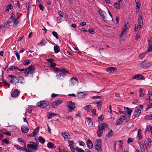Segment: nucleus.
Segmentation results:
<instances>
[{
	"label": "nucleus",
	"mask_w": 152,
	"mask_h": 152,
	"mask_svg": "<svg viewBox=\"0 0 152 152\" xmlns=\"http://www.w3.org/2000/svg\"><path fill=\"white\" fill-rule=\"evenodd\" d=\"M124 109L125 113H127L125 115V121L127 122L130 120V115L132 110H129V109H130V108L125 107H124Z\"/></svg>",
	"instance_id": "3"
},
{
	"label": "nucleus",
	"mask_w": 152,
	"mask_h": 152,
	"mask_svg": "<svg viewBox=\"0 0 152 152\" xmlns=\"http://www.w3.org/2000/svg\"><path fill=\"white\" fill-rule=\"evenodd\" d=\"M62 102V100L60 99L52 103L51 105V107L52 108L55 107L60 104Z\"/></svg>",
	"instance_id": "13"
},
{
	"label": "nucleus",
	"mask_w": 152,
	"mask_h": 152,
	"mask_svg": "<svg viewBox=\"0 0 152 152\" xmlns=\"http://www.w3.org/2000/svg\"><path fill=\"white\" fill-rule=\"evenodd\" d=\"M66 119L67 120H69V121H72L73 120V118L72 116H71L68 115L66 117Z\"/></svg>",
	"instance_id": "47"
},
{
	"label": "nucleus",
	"mask_w": 152,
	"mask_h": 152,
	"mask_svg": "<svg viewBox=\"0 0 152 152\" xmlns=\"http://www.w3.org/2000/svg\"><path fill=\"white\" fill-rule=\"evenodd\" d=\"M7 78L10 79V82L11 83H13L15 81H16L17 80V77L13 76L12 75H9L7 77Z\"/></svg>",
	"instance_id": "12"
},
{
	"label": "nucleus",
	"mask_w": 152,
	"mask_h": 152,
	"mask_svg": "<svg viewBox=\"0 0 152 152\" xmlns=\"http://www.w3.org/2000/svg\"><path fill=\"white\" fill-rule=\"evenodd\" d=\"M138 135L139 139L140 140L142 139V136L141 129H138Z\"/></svg>",
	"instance_id": "25"
},
{
	"label": "nucleus",
	"mask_w": 152,
	"mask_h": 152,
	"mask_svg": "<svg viewBox=\"0 0 152 152\" xmlns=\"http://www.w3.org/2000/svg\"><path fill=\"white\" fill-rule=\"evenodd\" d=\"M129 28V23H125V26L123 28V30L121 32V36H122V35L125 34Z\"/></svg>",
	"instance_id": "10"
},
{
	"label": "nucleus",
	"mask_w": 152,
	"mask_h": 152,
	"mask_svg": "<svg viewBox=\"0 0 152 152\" xmlns=\"http://www.w3.org/2000/svg\"><path fill=\"white\" fill-rule=\"evenodd\" d=\"M148 42L149 46H152V38H151L150 40H149Z\"/></svg>",
	"instance_id": "63"
},
{
	"label": "nucleus",
	"mask_w": 152,
	"mask_h": 152,
	"mask_svg": "<svg viewBox=\"0 0 152 152\" xmlns=\"http://www.w3.org/2000/svg\"><path fill=\"white\" fill-rule=\"evenodd\" d=\"M140 33L139 32H138L137 34H136L135 37V39L136 40H137L138 38H140Z\"/></svg>",
	"instance_id": "51"
},
{
	"label": "nucleus",
	"mask_w": 152,
	"mask_h": 152,
	"mask_svg": "<svg viewBox=\"0 0 152 152\" xmlns=\"http://www.w3.org/2000/svg\"><path fill=\"white\" fill-rule=\"evenodd\" d=\"M91 113L93 115H96V110L95 109L92 110Z\"/></svg>",
	"instance_id": "59"
},
{
	"label": "nucleus",
	"mask_w": 152,
	"mask_h": 152,
	"mask_svg": "<svg viewBox=\"0 0 152 152\" xmlns=\"http://www.w3.org/2000/svg\"><path fill=\"white\" fill-rule=\"evenodd\" d=\"M102 101H99L98 102H96L95 104H96L97 105V107H100L102 104Z\"/></svg>",
	"instance_id": "46"
},
{
	"label": "nucleus",
	"mask_w": 152,
	"mask_h": 152,
	"mask_svg": "<svg viewBox=\"0 0 152 152\" xmlns=\"http://www.w3.org/2000/svg\"><path fill=\"white\" fill-rule=\"evenodd\" d=\"M57 114L54 113L52 112H48L47 114V116L48 119H50L54 116H56Z\"/></svg>",
	"instance_id": "21"
},
{
	"label": "nucleus",
	"mask_w": 152,
	"mask_h": 152,
	"mask_svg": "<svg viewBox=\"0 0 152 152\" xmlns=\"http://www.w3.org/2000/svg\"><path fill=\"white\" fill-rule=\"evenodd\" d=\"M54 145L52 142H49L47 144L48 147L49 148H53Z\"/></svg>",
	"instance_id": "35"
},
{
	"label": "nucleus",
	"mask_w": 152,
	"mask_h": 152,
	"mask_svg": "<svg viewBox=\"0 0 152 152\" xmlns=\"http://www.w3.org/2000/svg\"><path fill=\"white\" fill-rule=\"evenodd\" d=\"M125 119V115L121 116L116 121V125H118L121 124L124 122Z\"/></svg>",
	"instance_id": "15"
},
{
	"label": "nucleus",
	"mask_w": 152,
	"mask_h": 152,
	"mask_svg": "<svg viewBox=\"0 0 152 152\" xmlns=\"http://www.w3.org/2000/svg\"><path fill=\"white\" fill-rule=\"evenodd\" d=\"M84 109L87 110L89 111L91 108V105H87L84 107Z\"/></svg>",
	"instance_id": "37"
},
{
	"label": "nucleus",
	"mask_w": 152,
	"mask_h": 152,
	"mask_svg": "<svg viewBox=\"0 0 152 152\" xmlns=\"http://www.w3.org/2000/svg\"><path fill=\"white\" fill-rule=\"evenodd\" d=\"M3 82L6 85H9V87H10V84L7 82V81L3 79L2 80Z\"/></svg>",
	"instance_id": "58"
},
{
	"label": "nucleus",
	"mask_w": 152,
	"mask_h": 152,
	"mask_svg": "<svg viewBox=\"0 0 152 152\" xmlns=\"http://www.w3.org/2000/svg\"><path fill=\"white\" fill-rule=\"evenodd\" d=\"M87 145L89 149H91L93 147V143L90 139H88L87 141Z\"/></svg>",
	"instance_id": "17"
},
{
	"label": "nucleus",
	"mask_w": 152,
	"mask_h": 152,
	"mask_svg": "<svg viewBox=\"0 0 152 152\" xmlns=\"http://www.w3.org/2000/svg\"><path fill=\"white\" fill-rule=\"evenodd\" d=\"M101 142L100 140H97L95 142V145H101Z\"/></svg>",
	"instance_id": "53"
},
{
	"label": "nucleus",
	"mask_w": 152,
	"mask_h": 152,
	"mask_svg": "<svg viewBox=\"0 0 152 152\" xmlns=\"http://www.w3.org/2000/svg\"><path fill=\"white\" fill-rule=\"evenodd\" d=\"M55 52L57 53L60 51V48L58 46H54V48Z\"/></svg>",
	"instance_id": "32"
},
{
	"label": "nucleus",
	"mask_w": 152,
	"mask_h": 152,
	"mask_svg": "<svg viewBox=\"0 0 152 152\" xmlns=\"http://www.w3.org/2000/svg\"><path fill=\"white\" fill-rule=\"evenodd\" d=\"M143 20H138V24L140 28L142 27V25Z\"/></svg>",
	"instance_id": "38"
},
{
	"label": "nucleus",
	"mask_w": 152,
	"mask_h": 152,
	"mask_svg": "<svg viewBox=\"0 0 152 152\" xmlns=\"http://www.w3.org/2000/svg\"><path fill=\"white\" fill-rule=\"evenodd\" d=\"M39 127H37L33 132V133L35 135L39 132Z\"/></svg>",
	"instance_id": "40"
},
{
	"label": "nucleus",
	"mask_w": 152,
	"mask_h": 152,
	"mask_svg": "<svg viewBox=\"0 0 152 152\" xmlns=\"http://www.w3.org/2000/svg\"><path fill=\"white\" fill-rule=\"evenodd\" d=\"M113 131H112V130L111 129L110 130L109 132L108 133V134L107 135V137H111L113 135Z\"/></svg>",
	"instance_id": "44"
},
{
	"label": "nucleus",
	"mask_w": 152,
	"mask_h": 152,
	"mask_svg": "<svg viewBox=\"0 0 152 152\" xmlns=\"http://www.w3.org/2000/svg\"><path fill=\"white\" fill-rule=\"evenodd\" d=\"M20 93L18 89H15L12 93L11 96L13 97H15L18 96Z\"/></svg>",
	"instance_id": "16"
},
{
	"label": "nucleus",
	"mask_w": 152,
	"mask_h": 152,
	"mask_svg": "<svg viewBox=\"0 0 152 152\" xmlns=\"http://www.w3.org/2000/svg\"><path fill=\"white\" fill-rule=\"evenodd\" d=\"M19 141L20 142H23L24 144V145H26V143L25 141L23 140L22 138H19L18 139Z\"/></svg>",
	"instance_id": "49"
},
{
	"label": "nucleus",
	"mask_w": 152,
	"mask_h": 152,
	"mask_svg": "<svg viewBox=\"0 0 152 152\" xmlns=\"http://www.w3.org/2000/svg\"><path fill=\"white\" fill-rule=\"evenodd\" d=\"M35 72L34 66L33 65H31L26 69L25 72V75L26 77H29L32 75Z\"/></svg>",
	"instance_id": "2"
},
{
	"label": "nucleus",
	"mask_w": 152,
	"mask_h": 152,
	"mask_svg": "<svg viewBox=\"0 0 152 152\" xmlns=\"http://www.w3.org/2000/svg\"><path fill=\"white\" fill-rule=\"evenodd\" d=\"M87 122L88 123V125L90 127L93 125V122L90 118L88 117L87 118Z\"/></svg>",
	"instance_id": "22"
},
{
	"label": "nucleus",
	"mask_w": 152,
	"mask_h": 152,
	"mask_svg": "<svg viewBox=\"0 0 152 152\" xmlns=\"http://www.w3.org/2000/svg\"><path fill=\"white\" fill-rule=\"evenodd\" d=\"M14 146L15 148L18 150H23V147H21L18 145H14Z\"/></svg>",
	"instance_id": "31"
},
{
	"label": "nucleus",
	"mask_w": 152,
	"mask_h": 152,
	"mask_svg": "<svg viewBox=\"0 0 152 152\" xmlns=\"http://www.w3.org/2000/svg\"><path fill=\"white\" fill-rule=\"evenodd\" d=\"M148 97L150 99L151 101H152V92H149L148 94Z\"/></svg>",
	"instance_id": "42"
},
{
	"label": "nucleus",
	"mask_w": 152,
	"mask_h": 152,
	"mask_svg": "<svg viewBox=\"0 0 152 152\" xmlns=\"http://www.w3.org/2000/svg\"><path fill=\"white\" fill-rule=\"evenodd\" d=\"M13 6L12 5L9 4L6 7L5 11L8 12L10 10L13 9Z\"/></svg>",
	"instance_id": "26"
},
{
	"label": "nucleus",
	"mask_w": 152,
	"mask_h": 152,
	"mask_svg": "<svg viewBox=\"0 0 152 152\" xmlns=\"http://www.w3.org/2000/svg\"><path fill=\"white\" fill-rule=\"evenodd\" d=\"M54 71L58 72H60L56 75V77L58 79H59L60 78L61 76L64 78L66 73H69V71L67 69L65 68L59 69L57 68H56L54 69Z\"/></svg>",
	"instance_id": "1"
},
{
	"label": "nucleus",
	"mask_w": 152,
	"mask_h": 152,
	"mask_svg": "<svg viewBox=\"0 0 152 152\" xmlns=\"http://www.w3.org/2000/svg\"><path fill=\"white\" fill-rule=\"evenodd\" d=\"M53 35L55 37L56 39H58V34L55 31H53L52 32Z\"/></svg>",
	"instance_id": "48"
},
{
	"label": "nucleus",
	"mask_w": 152,
	"mask_h": 152,
	"mask_svg": "<svg viewBox=\"0 0 152 152\" xmlns=\"http://www.w3.org/2000/svg\"><path fill=\"white\" fill-rule=\"evenodd\" d=\"M49 103L47 101L38 102L37 103V106L40 107L44 108L49 105Z\"/></svg>",
	"instance_id": "6"
},
{
	"label": "nucleus",
	"mask_w": 152,
	"mask_h": 152,
	"mask_svg": "<svg viewBox=\"0 0 152 152\" xmlns=\"http://www.w3.org/2000/svg\"><path fill=\"white\" fill-rule=\"evenodd\" d=\"M95 147L96 149L99 151H102L101 145H95Z\"/></svg>",
	"instance_id": "34"
},
{
	"label": "nucleus",
	"mask_w": 152,
	"mask_h": 152,
	"mask_svg": "<svg viewBox=\"0 0 152 152\" xmlns=\"http://www.w3.org/2000/svg\"><path fill=\"white\" fill-rule=\"evenodd\" d=\"M47 43V42L46 41L45 39H43L40 42V44L42 46L45 45Z\"/></svg>",
	"instance_id": "39"
},
{
	"label": "nucleus",
	"mask_w": 152,
	"mask_h": 152,
	"mask_svg": "<svg viewBox=\"0 0 152 152\" xmlns=\"http://www.w3.org/2000/svg\"><path fill=\"white\" fill-rule=\"evenodd\" d=\"M104 130V129L102 126H98V130L97 132V134L98 136L100 137L102 136Z\"/></svg>",
	"instance_id": "11"
},
{
	"label": "nucleus",
	"mask_w": 152,
	"mask_h": 152,
	"mask_svg": "<svg viewBox=\"0 0 152 152\" xmlns=\"http://www.w3.org/2000/svg\"><path fill=\"white\" fill-rule=\"evenodd\" d=\"M152 46H149V48L147 49L146 53H147L148 55H151L152 54Z\"/></svg>",
	"instance_id": "24"
},
{
	"label": "nucleus",
	"mask_w": 152,
	"mask_h": 152,
	"mask_svg": "<svg viewBox=\"0 0 152 152\" xmlns=\"http://www.w3.org/2000/svg\"><path fill=\"white\" fill-rule=\"evenodd\" d=\"M23 151H25L26 152H31V151L30 150L27 148L26 147V145H25L23 147Z\"/></svg>",
	"instance_id": "52"
},
{
	"label": "nucleus",
	"mask_w": 152,
	"mask_h": 152,
	"mask_svg": "<svg viewBox=\"0 0 152 152\" xmlns=\"http://www.w3.org/2000/svg\"><path fill=\"white\" fill-rule=\"evenodd\" d=\"M114 6L117 9H119L120 6L118 4L116 3L114 5Z\"/></svg>",
	"instance_id": "62"
},
{
	"label": "nucleus",
	"mask_w": 152,
	"mask_h": 152,
	"mask_svg": "<svg viewBox=\"0 0 152 152\" xmlns=\"http://www.w3.org/2000/svg\"><path fill=\"white\" fill-rule=\"evenodd\" d=\"M140 96H144L143 94V90L141 89L140 90Z\"/></svg>",
	"instance_id": "55"
},
{
	"label": "nucleus",
	"mask_w": 152,
	"mask_h": 152,
	"mask_svg": "<svg viewBox=\"0 0 152 152\" xmlns=\"http://www.w3.org/2000/svg\"><path fill=\"white\" fill-rule=\"evenodd\" d=\"M66 106L69 110V111H72L75 108V104L71 101H69L67 104Z\"/></svg>",
	"instance_id": "9"
},
{
	"label": "nucleus",
	"mask_w": 152,
	"mask_h": 152,
	"mask_svg": "<svg viewBox=\"0 0 152 152\" xmlns=\"http://www.w3.org/2000/svg\"><path fill=\"white\" fill-rule=\"evenodd\" d=\"M146 118L148 119L152 120V114H150L146 116Z\"/></svg>",
	"instance_id": "61"
},
{
	"label": "nucleus",
	"mask_w": 152,
	"mask_h": 152,
	"mask_svg": "<svg viewBox=\"0 0 152 152\" xmlns=\"http://www.w3.org/2000/svg\"><path fill=\"white\" fill-rule=\"evenodd\" d=\"M21 128L22 131L24 133H27L29 130V129L28 128L24 126H22Z\"/></svg>",
	"instance_id": "27"
},
{
	"label": "nucleus",
	"mask_w": 152,
	"mask_h": 152,
	"mask_svg": "<svg viewBox=\"0 0 152 152\" xmlns=\"http://www.w3.org/2000/svg\"><path fill=\"white\" fill-rule=\"evenodd\" d=\"M38 144L37 143H35L33 142H31L30 144H28L27 145V147L30 149L34 151L37 149Z\"/></svg>",
	"instance_id": "5"
},
{
	"label": "nucleus",
	"mask_w": 152,
	"mask_h": 152,
	"mask_svg": "<svg viewBox=\"0 0 152 152\" xmlns=\"http://www.w3.org/2000/svg\"><path fill=\"white\" fill-rule=\"evenodd\" d=\"M19 21L18 18H16L15 19H14V26L15 27H16L18 24L19 23Z\"/></svg>",
	"instance_id": "30"
},
{
	"label": "nucleus",
	"mask_w": 152,
	"mask_h": 152,
	"mask_svg": "<svg viewBox=\"0 0 152 152\" xmlns=\"http://www.w3.org/2000/svg\"><path fill=\"white\" fill-rule=\"evenodd\" d=\"M143 106L141 105L137 106L135 108V111L134 113V116L135 117H137L139 116L141 113V110H142Z\"/></svg>",
	"instance_id": "4"
},
{
	"label": "nucleus",
	"mask_w": 152,
	"mask_h": 152,
	"mask_svg": "<svg viewBox=\"0 0 152 152\" xmlns=\"http://www.w3.org/2000/svg\"><path fill=\"white\" fill-rule=\"evenodd\" d=\"M56 64H55V63L54 62H51L50 63V65L51 66V67H55L56 66Z\"/></svg>",
	"instance_id": "64"
},
{
	"label": "nucleus",
	"mask_w": 152,
	"mask_h": 152,
	"mask_svg": "<svg viewBox=\"0 0 152 152\" xmlns=\"http://www.w3.org/2000/svg\"><path fill=\"white\" fill-rule=\"evenodd\" d=\"M132 78L133 79H137V80H144L145 79L143 76L140 74L134 75L132 77Z\"/></svg>",
	"instance_id": "14"
},
{
	"label": "nucleus",
	"mask_w": 152,
	"mask_h": 152,
	"mask_svg": "<svg viewBox=\"0 0 152 152\" xmlns=\"http://www.w3.org/2000/svg\"><path fill=\"white\" fill-rule=\"evenodd\" d=\"M99 126H102L103 127V128L104 129H105V128H104L105 127H107H107H108V124L106 123H104L102 125H99Z\"/></svg>",
	"instance_id": "54"
},
{
	"label": "nucleus",
	"mask_w": 152,
	"mask_h": 152,
	"mask_svg": "<svg viewBox=\"0 0 152 152\" xmlns=\"http://www.w3.org/2000/svg\"><path fill=\"white\" fill-rule=\"evenodd\" d=\"M64 138L65 139H68L69 137L70 136L69 133L66 132H64L61 133Z\"/></svg>",
	"instance_id": "23"
},
{
	"label": "nucleus",
	"mask_w": 152,
	"mask_h": 152,
	"mask_svg": "<svg viewBox=\"0 0 152 152\" xmlns=\"http://www.w3.org/2000/svg\"><path fill=\"white\" fill-rule=\"evenodd\" d=\"M31 62V61L28 59H27L23 61V64L25 65H28L30 64Z\"/></svg>",
	"instance_id": "28"
},
{
	"label": "nucleus",
	"mask_w": 152,
	"mask_h": 152,
	"mask_svg": "<svg viewBox=\"0 0 152 152\" xmlns=\"http://www.w3.org/2000/svg\"><path fill=\"white\" fill-rule=\"evenodd\" d=\"M146 53V52H145L140 54L139 55V58L140 59H142L145 56Z\"/></svg>",
	"instance_id": "36"
},
{
	"label": "nucleus",
	"mask_w": 152,
	"mask_h": 152,
	"mask_svg": "<svg viewBox=\"0 0 152 152\" xmlns=\"http://www.w3.org/2000/svg\"><path fill=\"white\" fill-rule=\"evenodd\" d=\"M89 32L91 34H93L94 33V31L92 29L90 28L88 30Z\"/></svg>",
	"instance_id": "56"
},
{
	"label": "nucleus",
	"mask_w": 152,
	"mask_h": 152,
	"mask_svg": "<svg viewBox=\"0 0 152 152\" xmlns=\"http://www.w3.org/2000/svg\"><path fill=\"white\" fill-rule=\"evenodd\" d=\"M152 130V127L149 125H148L147 126L146 129V131H148L149 132H151V131Z\"/></svg>",
	"instance_id": "45"
},
{
	"label": "nucleus",
	"mask_w": 152,
	"mask_h": 152,
	"mask_svg": "<svg viewBox=\"0 0 152 152\" xmlns=\"http://www.w3.org/2000/svg\"><path fill=\"white\" fill-rule=\"evenodd\" d=\"M77 94H78L77 96L80 98H82L85 96V94L83 92L78 93Z\"/></svg>",
	"instance_id": "33"
},
{
	"label": "nucleus",
	"mask_w": 152,
	"mask_h": 152,
	"mask_svg": "<svg viewBox=\"0 0 152 152\" xmlns=\"http://www.w3.org/2000/svg\"><path fill=\"white\" fill-rule=\"evenodd\" d=\"M99 13L101 17L104 19L105 18V12H104L103 11L101 10H99Z\"/></svg>",
	"instance_id": "20"
},
{
	"label": "nucleus",
	"mask_w": 152,
	"mask_h": 152,
	"mask_svg": "<svg viewBox=\"0 0 152 152\" xmlns=\"http://www.w3.org/2000/svg\"><path fill=\"white\" fill-rule=\"evenodd\" d=\"M69 82V86H72L75 85H77L78 83V80L77 78L73 77L70 80Z\"/></svg>",
	"instance_id": "8"
},
{
	"label": "nucleus",
	"mask_w": 152,
	"mask_h": 152,
	"mask_svg": "<svg viewBox=\"0 0 152 152\" xmlns=\"http://www.w3.org/2000/svg\"><path fill=\"white\" fill-rule=\"evenodd\" d=\"M39 141L42 144L44 143L45 142V139L41 136H39L38 138Z\"/></svg>",
	"instance_id": "29"
},
{
	"label": "nucleus",
	"mask_w": 152,
	"mask_h": 152,
	"mask_svg": "<svg viewBox=\"0 0 152 152\" xmlns=\"http://www.w3.org/2000/svg\"><path fill=\"white\" fill-rule=\"evenodd\" d=\"M68 142L72 151V152H74L75 151V148L73 145L74 142L73 141L68 140Z\"/></svg>",
	"instance_id": "18"
},
{
	"label": "nucleus",
	"mask_w": 152,
	"mask_h": 152,
	"mask_svg": "<svg viewBox=\"0 0 152 152\" xmlns=\"http://www.w3.org/2000/svg\"><path fill=\"white\" fill-rule=\"evenodd\" d=\"M106 71L108 72L112 73L114 72H116V69L115 68L110 67L107 68L106 69Z\"/></svg>",
	"instance_id": "19"
},
{
	"label": "nucleus",
	"mask_w": 152,
	"mask_h": 152,
	"mask_svg": "<svg viewBox=\"0 0 152 152\" xmlns=\"http://www.w3.org/2000/svg\"><path fill=\"white\" fill-rule=\"evenodd\" d=\"M75 150L78 152H84V151L83 149L79 147L76 148Z\"/></svg>",
	"instance_id": "43"
},
{
	"label": "nucleus",
	"mask_w": 152,
	"mask_h": 152,
	"mask_svg": "<svg viewBox=\"0 0 152 152\" xmlns=\"http://www.w3.org/2000/svg\"><path fill=\"white\" fill-rule=\"evenodd\" d=\"M152 65L151 63L147 61H144L139 64V66L143 68L147 69L149 67Z\"/></svg>",
	"instance_id": "7"
},
{
	"label": "nucleus",
	"mask_w": 152,
	"mask_h": 152,
	"mask_svg": "<svg viewBox=\"0 0 152 152\" xmlns=\"http://www.w3.org/2000/svg\"><path fill=\"white\" fill-rule=\"evenodd\" d=\"M78 142L79 145H80L84 146L86 145L85 143L81 141H80Z\"/></svg>",
	"instance_id": "57"
},
{
	"label": "nucleus",
	"mask_w": 152,
	"mask_h": 152,
	"mask_svg": "<svg viewBox=\"0 0 152 152\" xmlns=\"http://www.w3.org/2000/svg\"><path fill=\"white\" fill-rule=\"evenodd\" d=\"M10 21H8L6 23H4V26L5 28H6L7 27L10 26Z\"/></svg>",
	"instance_id": "50"
},
{
	"label": "nucleus",
	"mask_w": 152,
	"mask_h": 152,
	"mask_svg": "<svg viewBox=\"0 0 152 152\" xmlns=\"http://www.w3.org/2000/svg\"><path fill=\"white\" fill-rule=\"evenodd\" d=\"M142 152H145V149L143 145L142 144H140L139 145Z\"/></svg>",
	"instance_id": "41"
},
{
	"label": "nucleus",
	"mask_w": 152,
	"mask_h": 152,
	"mask_svg": "<svg viewBox=\"0 0 152 152\" xmlns=\"http://www.w3.org/2000/svg\"><path fill=\"white\" fill-rule=\"evenodd\" d=\"M3 142H5L6 144H8L9 143V141L6 139H5L2 141V143Z\"/></svg>",
	"instance_id": "60"
}]
</instances>
